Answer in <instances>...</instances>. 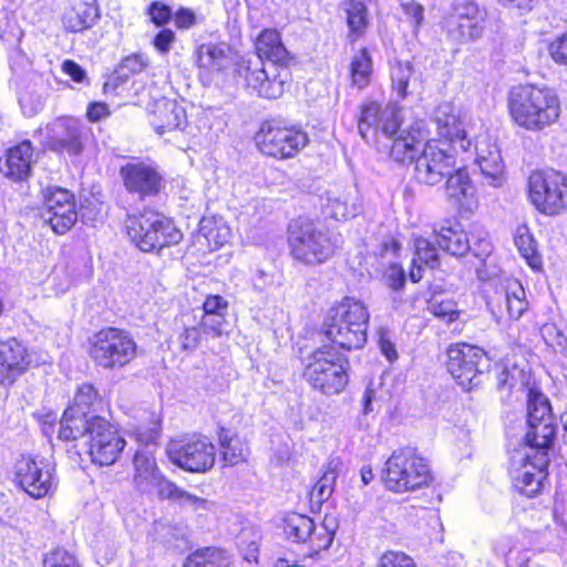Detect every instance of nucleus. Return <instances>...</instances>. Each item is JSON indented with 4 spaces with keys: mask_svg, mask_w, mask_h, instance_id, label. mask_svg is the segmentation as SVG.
Returning a JSON list of instances; mask_svg holds the SVG:
<instances>
[{
    "mask_svg": "<svg viewBox=\"0 0 567 567\" xmlns=\"http://www.w3.org/2000/svg\"><path fill=\"white\" fill-rule=\"evenodd\" d=\"M556 436L549 400L538 389L527 390V432L525 443L528 452L522 468L513 472V486L523 496H535L542 492L547 476L549 450Z\"/></svg>",
    "mask_w": 567,
    "mask_h": 567,
    "instance_id": "nucleus-1",
    "label": "nucleus"
},
{
    "mask_svg": "<svg viewBox=\"0 0 567 567\" xmlns=\"http://www.w3.org/2000/svg\"><path fill=\"white\" fill-rule=\"evenodd\" d=\"M431 123L435 125L440 140L427 138L415 158L414 176L417 182L434 186L454 171L457 148L468 153L472 142L451 103L439 104L433 111Z\"/></svg>",
    "mask_w": 567,
    "mask_h": 567,
    "instance_id": "nucleus-2",
    "label": "nucleus"
},
{
    "mask_svg": "<svg viewBox=\"0 0 567 567\" xmlns=\"http://www.w3.org/2000/svg\"><path fill=\"white\" fill-rule=\"evenodd\" d=\"M509 115L520 128L539 133L559 120L561 107L556 91L548 86L523 85L508 100Z\"/></svg>",
    "mask_w": 567,
    "mask_h": 567,
    "instance_id": "nucleus-3",
    "label": "nucleus"
},
{
    "mask_svg": "<svg viewBox=\"0 0 567 567\" xmlns=\"http://www.w3.org/2000/svg\"><path fill=\"white\" fill-rule=\"evenodd\" d=\"M369 318L362 301L344 297L329 310L323 323L324 334L343 350L361 349L367 342Z\"/></svg>",
    "mask_w": 567,
    "mask_h": 567,
    "instance_id": "nucleus-4",
    "label": "nucleus"
},
{
    "mask_svg": "<svg viewBox=\"0 0 567 567\" xmlns=\"http://www.w3.org/2000/svg\"><path fill=\"white\" fill-rule=\"evenodd\" d=\"M288 231L292 257L306 265L323 264L341 245L340 235L330 233L310 219L292 220Z\"/></svg>",
    "mask_w": 567,
    "mask_h": 567,
    "instance_id": "nucleus-5",
    "label": "nucleus"
},
{
    "mask_svg": "<svg viewBox=\"0 0 567 567\" xmlns=\"http://www.w3.org/2000/svg\"><path fill=\"white\" fill-rule=\"evenodd\" d=\"M126 233L131 241L144 252L158 254L165 247L177 245L183 238L172 219L154 210L128 216Z\"/></svg>",
    "mask_w": 567,
    "mask_h": 567,
    "instance_id": "nucleus-6",
    "label": "nucleus"
},
{
    "mask_svg": "<svg viewBox=\"0 0 567 567\" xmlns=\"http://www.w3.org/2000/svg\"><path fill=\"white\" fill-rule=\"evenodd\" d=\"M382 478L389 491L406 493L427 485L431 472L426 460L408 446L393 451L385 462Z\"/></svg>",
    "mask_w": 567,
    "mask_h": 567,
    "instance_id": "nucleus-7",
    "label": "nucleus"
},
{
    "mask_svg": "<svg viewBox=\"0 0 567 567\" xmlns=\"http://www.w3.org/2000/svg\"><path fill=\"white\" fill-rule=\"evenodd\" d=\"M348 364V360L328 347H323L307 358L303 377L313 389L322 394H339L349 382Z\"/></svg>",
    "mask_w": 567,
    "mask_h": 567,
    "instance_id": "nucleus-8",
    "label": "nucleus"
},
{
    "mask_svg": "<svg viewBox=\"0 0 567 567\" xmlns=\"http://www.w3.org/2000/svg\"><path fill=\"white\" fill-rule=\"evenodd\" d=\"M158 426L148 430L145 439L144 446L138 449L134 455V484L136 489L142 494L156 495V496H190L187 493L178 491L177 486L166 480L158 471L155 457L153 442L156 439ZM138 440H142L138 437Z\"/></svg>",
    "mask_w": 567,
    "mask_h": 567,
    "instance_id": "nucleus-9",
    "label": "nucleus"
},
{
    "mask_svg": "<svg viewBox=\"0 0 567 567\" xmlns=\"http://www.w3.org/2000/svg\"><path fill=\"white\" fill-rule=\"evenodd\" d=\"M136 349V342L127 331L106 328L93 336L90 355L104 370H120L135 359Z\"/></svg>",
    "mask_w": 567,
    "mask_h": 567,
    "instance_id": "nucleus-10",
    "label": "nucleus"
},
{
    "mask_svg": "<svg viewBox=\"0 0 567 567\" xmlns=\"http://www.w3.org/2000/svg\"><path fill=\"white\" fill-rule=\"evenodd\" d=\"M446 368L456 383L464 391H470L482 382L491 368V361L482 348L455 343L447 349Z\"/></svg>",
    "mask_w": 567,
    "mask_h": 567,
    "instance_id": "nucleus-11",
    "label": "nucleus"
},
{
    "mask_svg": "<svg viewBox=\"0 0 567 567\" xmlns=\"http://www.w3.org/2000/svg\"><path fill=\"white\" fill-rule=\"evenodd\" d=\"M528 196L539 213L558 215L567 209V178L556 171H536L528 178Z\"/></svg>",
    "mask_w": 567,
    "mask_h": 567,
    "instance_id": "nucleus-12",
    "label": "nucleus"
},
{
    "mask_svg": "<svg viewBox=\"0 0 567 567\" xmlns=\"http://www.w3.org/2000/svg\"><path fill=\"white\" fill-rule=\"evenodd\" d=\"M102 405L97 390L90 383L81 384L73 399V403L64 411L60 421L59 439L73 441L82 437L85 426L93 421L99 406Z\"/></svg>",
    "mask_w": 567,
    "mask_h": 567,
    "instance_id": "nucleus-13",
    "label": "nucleus"
},
{
    "mask_svg": "<svg viewBox=\"0 0 567 567\" xmlns=\"http://www.w3.org/2000/svg\"><path fill=\"white\" fill-rule=\"evenodd\" d=\"M256 141L261 153L282 159L298 154L308 144L309 138L300 127L268 121L261 125Z\"/></svg>",
    "mask_w": 567,
    "mask_h": 567,
    "instance_id": "nucleus-14",
    "label": "nucleus"
},
{
    "mask_svg": "<svg viewBox=\"0 0 567 567\" xmlns=\"http://www.w3.org/2000/svg\"><path fill=\"white\" fill-rule=\"evenodd\" d=\"M486 17V10L475 0H461L445 19L443 29L454 44L475 42L484 34Z\"/></svg>",
    "mask_w": 567,
    "mask_h": 567,
    "instance_id": "nucleus-15",
    "label": "nucleus"
},
{
    "mask_svg": "<svg viewBox=\"0 0 567 567\" xmlns=\"http://www.w3.org/2000/svg\"><path fill=\"white\" fill-rule=\"evenodd\" d=\"M172 463L194 473H203L213 467L216 458V447L206 436L171 441L166 449Z\"/></svg>",
    "mask_w": 567,
    "mask_h": 567,
    "instance_id": "nucleus-16",
    "label": "nucleus"
},
{
    "mask_svg": "<svg viewBox=\"0 0 567 567\" xmlns=\"http://www.w3.org/2000/svg\"><path fill=\"white\" fill-rule=\"evenodd\" d=\"M240 72L250 92L264 99L280 97L291 78L289 69L260 60H248Z\"/></svg>",
    "mask_w": 567,
    "mask_h": 567,
    "instance_id": "nucleus-17",
    "label": "nucleus"
},
{
    "mask_svg": "<svg viewBox=\"0 0 567 567\" xmlns=\"http://www.w3.org/2000/svg\"><path fill=\"white\" fill-rule=\"evenodd\" d=\"M82 436H87L89 454L101 466L113 464L125 446V440L104 417H94Z\"/></svg>",
    "mask_w": 567,
    "mask_h": 567,
    "instance_id": "nucleus-18",
    "label": "nucleus"
},
{
    "mask_svg": "<svg viewBox=\"0 0 567 567\" xmlns=\"http://www.w3.org/2000/svg\"><path fill=\"white\" fill-rule=\"evenodd\" d=\"M16 481L28 496H48L56 489L54 465L43 456H22L18 460Z\"/></svg>",
    "mask_w": 567,
    "mask_h": 567,
    "instance_id": "nucleus-19",
    "label": "nucleus"
},
{
    "mask_svg": "<svg viewBox=\"0 0 567 567\" xmlns=\"http://www.w3.org/2000/svg\"><path fill=\"white\" fill-rule=\"evenodd\" d=\"M41 218L55 234H66L78 220L74 195L65 188H49L44 195Z\"/></svg>",
    "mask_w": 567,
    "mask_h": 567,
    "instance_id": "nucleus-20",
    "label": "nucleus"
},
{
    "mask_svg": "<svg viewBox=\"0 0 567 567\" xmlns=\"http://www.w3.org/2000/svg\"><path fill=\"white\" fill-rule=\"evenodd\" d=\"M433 233L439 248L454 257H463L471 250L475 257L483 258L492 250L491 241L486 237H481L472 246L467 234L456 220H446L435 227Z\"/></svg>",
    "mask_w": 567,
    "mask_h": 567,
    "instance_id": "nucleus-21",
    "label": "nucleus"
},
{
    "mask_svg": "<svg viewBox=\"0 0 567 567\" xmlns=\"http://www.w3.org/2000/svg\"><path fill=\"white\" fill-rule=\"evenodd\" d=\"M43 135L45 146L53 152L66 153L70 156L83 152V127L73 117L55 118L45 126Z\"/></svg>",
    "mask_w": 567,
    "mask_h": 567,
    "instance_id": "nucleus-22",
    "label": "nucleus"
},
{
    "mask_svg": "<svg viewBox=\"0 0 567 567\" xmlns=\"http://www.w3.org/2000/svg\"><path fill=\"white\" fill-rule=\"evenodd\" d=\"M125 189L141 199L155 196L161 190L163 177L157 167L144 161H131L121 167Z\"/></svg>",
    "mask_w": 567,
    "mask_h": 567,
    "instance_id": "nucleus-23",
    "label": "nucleus"
},
{
    "mask_svg": "<svg viewBox=\"0 0 567 567\" xmlns=\"http://www.w3.org/2000/svg\"><path fill=\"white\" fill-rule=\"evenodd\" d=\"M391 140L390 156L399 163L411 161L415 163L417 157V145L429 138V130L423 120H415L409 125L402 127V120L399 118V127L392 136H386Z\"/></svg>",
    "mask_w": 567,
    "mask_h": 567,
    "instance_id": "nucleus-24",
    "label": "nucleus"
},
{
    "mask_svg": "<svg viewBox=\"0 0 567 567\" xmlns=\"http://www.w3.org/2000/svg\"><path fill=\"white\" fill-rule=\"evenodd\" d=\"M401 110L394 104L382 107L377 102H369L361 107L358 128L362 137L373 130L381 132L384 136H392L399 127Z\"/></svg>",
    "mask_w": 567,
    "mask_h": 567,
    "instance_id": "nucleus-25",
    "label": "nucleus"
},
{
    "mask_svg": "<svg viewBox=\"0 0 567 567\" xmlns=\"http://www.w3.org/2000/svg\"><path fill=\"white\" fill-rule=\"evenodd\" d=\"M475 163L485 182L493 187H501L505 182V165L499 148L486 134L477 136L474 145Z\"/></svg>",
    "mask_w": 567,
    "mask_h": 567,
    "instance_id": "nucleus-26",
    "label": "nucleus"
},
{
    "mask_svg": "<svg viewBox=\"0 0 567 567\" xmlns=\"http://www.w3.org/2000/svg\"><path fill=\"white\" fill-rule=\"evenodd\" d=\"M30 363L27 348L17 339L0 342V384L9 385Z\"/></svg>",
    "mask_w": 567,
    "mask_h": 567,
    "instance_id": "nucleus-27",
    "label": "nucleus"
},
{
    "mask_svg": "<svg viewBox=\"0 0 567 567\" xmlns=\"http://www.w3.org/2000/svg\"><path fill=\"white\" fill-rule=\"evenodd\" d=\"M150 123L157 134L163 135L166 132L183 128V125L186 123V113L177 101L161 99L154 104L150 115Z\"/></svg>",
    "mask_w": 567,
    "mask_h": 567,
    "instance_id": "nucleus-28",
    "label": "nucleus"
},
{
    "mask_svg": "<svg viewBox=\"0 0 567 567\" xmlns=\"http://www.w3.org/2000/svg\"><path fill=\"white\" fill-rule=\"evenodd\" d=\"M195 61L200 76L220 72L230 63V48L225 42L200 43L195 51Z\"/></svg>",
    "mask_w": 567,
    "mask_h": 567,
    "instance_id": "nucleus-29",
    "label": "nucleus"
},
{
    "mask_svg": "<svg viewBox=\"0 0 567 567\" xmlns=\"http://www.w3.org/2000/svg\"><path fill=\"white\" fill-rule=\"evenodd\" d=\"M257 58L255 60L267 61L280 68L289 69V63L293 56L289 53L281 41L279 32L275 29L264 30L256 41Z\"/></svg>",
    "mask_w": 567,
    "mask_h": 567,
    "instance_id": "nucleus-30",
    "label": "nucleus"
},
{
    "mask_svg": "<svg viewBox=\"0 0 567 567\" xmlns=\"http://www.w3.org/2000/svg\"><path fill=\"white\" fill-rule=\"evenodd\" d=\"M32 157L33 146L31 142L22 141L7 151L1 171L13 181H24L31 174Z\"/></svg>",
    "mask_w": 567,
    "mask_h": 567,
    "instance_id": "nucleus-31",
    "label": "nucleus"
},
{
    "mask_svg": "<svg viewBox=\"0 0 567 567\" xmlns=\"http://www.w3.org/2000/svg\"><path fill=\"white\" fill-rule=\"evenodd\" d=\"M411 243L414 254L409 276L411 281L419 282L422 279V266L431 269L439 267L440 254L436 245L423 236L413 234Z\"/></svg>",
    "mask_w": 567,
    "mask_h": 567,
    "instance_id": "nucleus-32",
    "label": "nucleus"
},
{
    "mask_svg": "<svg viewBox=\"0 0 567 567\" xmlns=\"http://www.w3.org/2000/svg\"><path fill=\"white\" fill-rule=\"evenodd\" d=\"M323 214L336 220L355 217L361 210V202L357 193L329 192L323 204Z\"/></svg>",
    "mask_w": 567,
    "mask_h": 567,
    "instance_id": "nucleus-33",
    "label": "nucleus"
},
{
    "mask_svg": "<svg viewBox=\"0 0 567 567\" xmlns=\"http://www.w3.org/2000/svg\"><path fill=\"white\" fill-rule=\"evenodd\" d=\"M514 244L526 264L534 270L539 271L543 268V257L538 250L530 229L526 225H518L514 231Z\"/></svg>",
    "mask_w": 567,
    "mask_h": 567,
    "instance_id": "nucleus-34",
    "label": "nucleus"
},
{
    "mask_svg": "<svg viewBox=\"0 0 567 567\" xmlns=\"http://www.w3.org/2000/svg\"><path fill=\"white\" fill-rule=\"evenodd\" d=\"M199 236H203L210 249L224 246L230 238V228L220 217H203L199 221Z\"/></svg>",
    "mask_w": 567,
    "mask_h": 567,
    "instance_id": "nucleus-35",
    "label": "nucleus"
},
{
    "mask_svg": "<svg viewBox=\"0 0 567 567\" xmlns=\"http://www.w3.org/2000/svg\"><path fill=\"white\" fill-rule=\"evenodd\" d=\"M97 18V9L94 6L81 4L66 11L62 21L68 31L81 32L91 28Z\"/></svg>",
    "mask_w": 567,
    "mask_h": 567,
    "instance_id": "nucleus-36",
    "label": "nucleus"
},
{
    "mask_svg": "<svg viewBox=\"0 0 567 567\" xmlns=\"http://www.w3.org/2000/svg\"><path fill=\"white\" fill-rule=\"evenodd\" d=\"M284 523L287 538L295 543H306L315 532L313 520L302 514L290 513L286 516Z\"/></svg>",
    "mask_w": 567,
    "mask_h": 567,
    "instance_id": "nucleus-37",
    "label": "nucleus"
},
{
    "mask_svg": "<svg viewBox=\"0 0 567 567\" xmlns=\"http://www.w3.org/2000/svg\"><path fill=\"white\" fill-rule=\"evenodd\" d=\"M372 58L368 49L362 48L355 52L350 63V79L353 86L365 87L372 75Z\"/></svg>",
    "mask_w": 567,
    "mask_h": 567,
    "instance_id": "nucleus-38",
    "label": "nucleus"
},
{
    "mask_svg": "<svg viewBox=\"0 0 567 567\" xmlns=\"http://www.w3.org/2000/svg\"><path fill=\"white\" fill-rule=\"evenodd\" d=\"M343 464L340 457L332 456L324 465L321 477L313 485L310 496H331L336 491L337 478L342 471Z\"/></svg>",
    "mask_w": 567,
    "mask_h": 567,
    "instance_id": "nucleus-39",
    "label": "nucleus"
},
{
    "mask_svg": "<svg viewBox=\"0 0 567 567\" xmlns=\"http://www.w3.org/2000/svg\"><path fill=\"white\" fill-rule=\"evenodd\" d=\"M229 557L224 549L216 547H205L190 554L184 567H227Z\"/></svg>",
    "mask_w": 567,
    "mask_h": 567,
    "instance_id": "nucleus-40",
    "label": "nucleus"
},
{
    "mask_svg": "<svg viewBox=\"0 0 567 567\" xmlns=\"http://www.w3.org/2000/svg\"><path fill=\"white\" fill-rule=\"evenodd\" d=\"M446 194L450 198L462 203L473 196L474 187L465 169L455 168L446 177Z\"/></svg>",
    "mask_w": 567,
    "mask_h": 567,
    "instance_id": "nucleus-41",
    "label": "nucleus"
},
{
    "mask_svg": "<svg viewBox=\"0 0 567 567\" xmlns=\"http://www.w3.org/2000/svg\"><path fill=\"white\" fill-rule=\"evenodd\" d=\"M505 306L508 317L514 320H518L528 309L525 289L518 280H511L507 282L505 290Z\"/></svg>",
    "mask_w": 567,
    "mask_h": 567,
    "instance_id": "nucleus-42",
    "label": "nucleus"
},
{
    "mask_svg": "<svg viewBox=\"0 0 567 567\" xmlns=\"http://www.w3.org/2000/svg\"><path fill=\"white\" fill-rule=\"evenodd\" d=\"M219 444L223 460L229 465H236L246 460L247 449L238 436L230 435V432L221 429L219 432Z\"/></svg>",
    "mask_w": 567,
    "mask_h": 567,
    "instance_id": "nucleus-43",
    "label": "nucleus"
},
{
    "mask_svg": "<svg viewBox=\"0 0 567 567\" xmlns=\"http://www.w3.org/2000/svg\"><path fill=\"white\" fill-rule=\"evenodd\" d=\"M259 539L258 532L251 526L244 527L237 535L236 544L247 561L257 560Z\"/></svg>",
    "mask_w": 567,
    "mask_h": 567,
    "instance_id": "nucleus-44",
    "label": "nucleus"
},
{
    "mask_svg": "<svg viewBox=\"0 0 567 567\" xmlns=\"http://www.w3.org/2000/svg\"><path fill=\"white\" fill-rule=\"evenodd\" d=\"M347 23L352 33L360 35L367 27V9L362 2L350 0L344 3Z\"/></svg>",
    "mask_w": 567,
    "mask_h": 567,
    "instance_id": "nucleus-45",
    "label": "nucleus"
},
{
    "mask_svg": "<svg viewBox=\"0 0 567 567\" xmlns=\"http://www.w3.org/2000/svg\"><path fill=\"white\" fill-rule=\"evenodd\" d=\"M412 75V66L409 63H398L391 70L392 87L400 100L408 95V86Z\"/></svg>",
    "mask_w": 567,
    "mask_h": 567,
    "instance_id": "nucleus-46",
    "label": "nucleus"
},
{
    "mask_svg": "<svg viewBox=\"0 0 567 567\" xmlns=\"http://www.w3.org/2000/svg\"><path fill=\"white\" fill-rule=\"evenodd\" d=\"M542 336L547 346L556 352L567 353V333L554 323H546L542 328Z\"/></svg>",
    "mask_w": 567,
    "mask_h": 567,
    "instance_id": "nucleus-47",
    "label": "nucleus"
},
{
    "mask_svg": "<svg viewBox=\"0 0 567 567\" xmlns=\"http://www.w3.org/2000/svg\"><path fill=\"white\" fill-rule=\"evenodd\" d=\"M42 565L43 567H82L78 558L63 548H55L47 553Z\"/></svg>",
    "mask_w": 567,
    "mask_h": 567,
    "instance_id": "nucleus-48",
    "label": "nucleus"
},
{
    "mask_svg": "<svg viewBox=\"0 0 567 567\" xmlns=\"http://www.w3.org/2000/svg\"><path fill=\"white\" fill-rule=\"evenodd\" d=\"M150 65V59L143 53H133L125 56L120 63V74L128 78L130 75L140 74Z\"/></svg>",
    "mask_w": 567,
    "mask_h": 567,
    "instance_id": "nucleus-49",
    "label": "nucleus"
},
{
    "mask_svg": "<svg viewBox=\"0 0 567 567\" xmlns=\"http://www.w3.org/2000/svg\"><path fill=\"white\" fill-rule=\"evenodd\" d=\"M382 278L384 284L393 291H401L406 282L405 270L396 262L389 265Z\"/></svg>",
    "mask_w": 567,
    "mask_h": 567,
    "instance_id": "nucleus-50",
    "label": "nucleus"
},
{
    "mask_svg": "<svg viewBox=\"0 0 567 567\" xmlns=\"http://www.w3.org/2000/svg\"><path fill=\"white\" fill-rule=\"evenodd\" d=\"M19 104L25 116L33 117L43 109L44 99L38 93L25 91L20 94Z\"/></svg>",
    "mask_w": 567,
    "mask_h": 567,
    "instance_id": "nucleus-51",
    "label": "nucleus"
},
{
    "mask_svg": "<svg viewBox=\"0 0 567 567\" xmlns=\"http://www.w3.org/2000/svg\"><path fill=\"white\" fill-rule=\"evenodd\" d=\"M147 14L156 27H164L173 19L172 8L161 1H153L147 8Z\"/></svg>",
    "mask_w": 567,
    "mask_h": 567,
    "instance_id": "nucleus-52",
    "label": "nucleus"
},
{
    "mask_svg": "<svg viewBox=\"0 0 567 567\" xmlns=\"http://www.w3.org/2000/svg\"><path fill=\"white\" fill-rule=\"evenodd\" d=\"M522 374V370L516 365L509 368L506 364L496 365V380L499 390H512L516 385V378Z\"/></svg>",
    "mask_w": 567,
    "mask_h": 567,
    "instance_id": "nucleus-53",
    "label": "nucleus"
},
{
    "mask_svg": "<svg viewBox=\"0 0 567 567\" xmlns=\"http://www.w3.org/2000/svg\"><path fill=\"white\" fill-rule=\"evenodd\" d=\"M378 346L381 353L390 362H394L398 359V351L392 332L386 328H380L378 330Z\"/></svg>",
    "mask_w": 567,
    "mask_h": 567,
    "instance_id": "nucleus-54",
    "label": "nucleus"
},
{
    "mask_svg": "<svg viewBox=\"0 0 567 567\" xmlns=\"http://www.w3.org/2000/svg\"><path fill=\"white\" fill-rule=\"evenodd\" d=\"M548 52L556 64L567 66V31L549 43Z\"/></svg>",
    "mask_w": 567,
    "mask_h": 567,
    "instance_id": "nucleus-55",
    "label": "nucleus"
},
{
    "mask_svg": "<svg viewBox=\"0 0 567 567\" xmlns=\"http://www.w3.org/2000/svg\"><path fill=\"white\" fill-rule=\"evenodd\" d=\"M377 567H415V565L404 553L388 550L380 557Z\"/></svg>",
    "mask_w": 567,
    "mask_h": 567,
    "instance_id": "nucleus-56",
    "label": "nucleus"
},
{
    "mask_svg": "<svg viewBox=\"0 0 567 567\" xmlns=\"http://www.w3.org/2000/svg\"><path fill=\"white\" fill-rule=\"evenodd\" d=\"M225 316L226 315L203 316L200 322L203 331L205 333H210L213 337H220L224 334L227 328Z\"/></svg>",
    "mask_w": 567,
    "mask_h": 567,
    "instance_id": "nucleus-57",
    "label": "nucleus"
},
{
    "mask_svg": "<svg viewBox=\"0 0 567 567\" xmlns=\"http://www.w3.org/2000/svg\"><path fill=\"white\" fill-rule=\"evenodd\" d=\"M176 41V34L172 29L163 28L153 38L152 44L161 55H166Z\"/></svg>",
    "mask_w": 567,
    "mask_h": 567,
    "instance_id": "nucleus-58",
    "label": "nucleus"
},
{
    "mask_svg": "<svg viewBox=\"0 0 567 567\" xmlns=\"http://www.w3.org/2000/svg\"><path fill=\"white\" fill-rule=\"evenodd\" d=\"M228 302L219 295L208 296L203 303V316L226 315Z\"/></svg>",
    "mask_w": 567,
    "mask_h": 567,
    "instance_id": "nucleus-59",
    "label": "nucleus"
},
{
    "mask_svg": "<svg viewBox=\"0 0 567 567\" xmlns=\"http://www.w3.org/2000/svg\"><path fill=\"white\" fill-rule=\"evenodd\" d=\"M333 539V533L327 530L321 532L315 526V532L308 540L312 550L320 551L328 549L331 546Z\"/></svg>",
    "mask_w": 567,
    "mask_h": 567,
    "instance_id": "nucleus-60",
    "label": "nucleus"
},
{
    "mask_svg": "<svg viewBox=\"0 0 567 567\" xmlns=\"http://www.w3.org/2000/svg\"><path fill=\"white\" fill-rule=\"evenodd\" d=\"M174 23L177 29L188 30L196 22V16L194 11L187 8H179L175 13H173Z\"/></svg>",
    "mask_w": 567,
    "mask_h": 567,
    "instance_id": "nucleus-61",
    "label": "nucleus"
},
{
    "mask_svg": "<svg viewBox=\"0 0 567 567\" xmlns=\"http://www.w3.org/2000/svg\"><path fill=\"white\" fill-rule=\"evenodd\" d=\"M404 14L411 20V22L419 28L424 20V8L415 2L409 1L402 3Z\"/></svg>",
    "mask_w": 567,
    "mask_h": 567,
    "instance_id": "nucleus-62",
    "label": "nucleus"
},
{
    "mask_svg": "<svg viewBox=\"0 0 567 567\" xmlns=\"http://www.w3.org/2000/svg\"><path fill=\"white\" fill-rule=\"evenodd\" d=\"M155 533L159 536L161 542L171 544L173 538H184V530L182 528L171 527L163 523H156Z\"/></svg>",
    "mask_w": 567,
    "mask_h": 567,
    "instance_id": "nucleus-63",
    "label": "nucleus"
},
{
    "mask_svg": "<svg viewBox=\"0 0 567 567\" xmlns=\"http://www.w3.org/2000/svg\"><path fill=\"white\" fill-rule=\"evenodd\" d=\"M200 332L196 327L185 328L179 334V343L184 350H193L199 342Z\"/></svg>",
    "mask_w": 567,
    "mask_h": 567,
    "instance_id": "nucleus-64",
    "label": "nucleus"
}]
</instances>
